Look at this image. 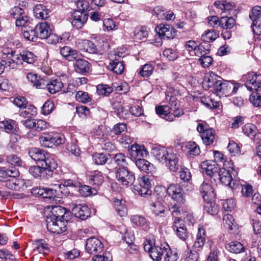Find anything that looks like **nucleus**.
Segmentation results:
<instances>
[{
    "instance_id": "f8f14e48",
    "label": "nucleus",
    "mask_w": 261,
    "mask_h": 261,
    "mask_svg": "<svg viewBox=\"0 0 261 261\" xmlns=\"http://www.w3.org/2000/svg\"><path fill=\"white\" fill-rule=\"evenodd\" d=\"M197 130L201 134V139L205 145H210L213 143L215 136V130L213 129L206 128L203 124L199 123Z\"/></svg>"
},
{
    "instance_id": "79ce46f5",
    "label": "nucleus",
    "mask_w": 261,
    "mask_h": 261,
    "mask_svg": "<svg viewBox=\"0 0 261 261\" xmlns=\"http://www.w3.org/2000/svg\"><path fill=\"white\" fill-rule=\"evenodd\" d=\"M68 34H65V35H63L62 36H60L59 37L56 34H54L51 32L50 34L47 36V37L45 38V39L48 44H56L58 42L65 41L66 40L68 39Z\"/></svg>"
},
{
    "instance_id": "412c9836",
    "label": "nucleus",
    "mask_w": 261,
    "mask_h": 261,
    "mask_svg": "<svg viewBox=\"0 0 261 261\" xmlns=\"http://www.w3.org/2000/svg\"><path fill=\"white\" fill-rule=\"evenodd\" d=\"M221 79V77L213 72L207 73L205 74L202 83L203 87L206 90H208L210 88H213L214 89Z\"/></svg>"
},
{
    "instance_id": "dca6fc26",
    "label": "nucleus",
    "mask_w": 261,
    "mask_h": 261,
    "mask_svg": "<svg viewBox=\"0 0 261 261\" xmlns=\"http://www.w3.org/2000/svg\"><path fill=\"white\" fill-rule=\"evenodd\" d=\"M217 179H219L222 184L229 186L232 189L237 188V187L234 181L232 180L230 171L225 168H221L219 170L217 177H216V180Z\"/></svg>"
},
{
    "instance_id": "bf43d9fd",
    "label": "nucleus",
    "mask_w": 261,
    "mask_h": 261,
    "mask_svg": "<svg viewBox=\"0 0 261 261\" xmlns=\"http://www.w3.org/2000/svg\"><path fill=\"white\" fill-rule=\"evenodd\" d=\"M36 249L40 253H45V250H48V245L43 240H35L33 243Z\"/></svg>"
},
{
    "instance_id": "ddd939ff",
    "label": "nucleus",
    "mask_w": 261,
    "mask_h": 261,
    "mask_svg": "<svg viewBox=\"0 0 261 261\" xmlns=\"http://www.w3.org/2000/svg\"><path fill=\"white\" fill-rule=\"evenodd\" d=\"M29 154L33 160L37 162V164L41 166L45 165L47 160L54 159L44 150L37 148H31L29 151Z\"/></svg>"
},
{
    "instance_id": "a19ab883",
    "label": "nucleus",
    "mask_w": 261,
    "mask_h": 261,
    "mask_svg": "<svg viewBox=\"0 0 261 261\" xmlns=\"http://www.w3.org/2000/svg\"><path fill=\"white\" fill-rule=\"evenodd\" d=\"M164 246L162 245L161 246H153L151 251L150 256L151 258L155 261H160L164 256Z\"/></svg>"
},
{
    "instance_id": "a878e982",
    "label": "nucleus",
    "mask_w": 261,
    "mask_h": 261,
    "mask_svg": "<svg viewBox=\"0 0 261 261\" xmlns=\"http://www.w3.org/2000/svg\"><path fill=\"white\" fill-rule=\"evenodd\" d=\"M135 163L138 169L144 172L153 174L155 172V166L145 159L139 158Z\"/></svg>"
},
{
    "instance_id": "c03bdc74",
    "label": "nucleus",
    "mask_w": 261,
    "mask_h": 261,
    "mask_svg": "<svg viewBox=\"0 0 261 261\" xmlns=\"http://www.w3.org/2000/svg\"><path fill=\"white\" fill-rule=\"evenodd\" d=\"M2 62L4 63L5 68L8 67L10 69H16L17 65L20 64V59L17 55L10 58L2 60Z\"/></svg>"
},
{
    "instance_id": "e2e57ef3",
    "label": "nucleus",
    "mask_w": 261,
    "mask_h": 261,
    "mask_svg": "<svg viewBox=\"0 0 261 261\" xmlns=\"http://www.w3.org/2000/svg\"><path fill=\"white\" fill-rule=\"evenodd\" d=\"M135 38L138 40H142L148 36V31L144 27L136 28L134 31Z\"/></svg>"
},
{
    "instance_id": "de8ad7c7",
    "label": "nucleus",
    "mask_w": 261,
    "mask_h": 261,
    "mask_svg": "<svg viewBox=\"0 0 261 261\" xmlns=\"http://www.w3.org/2000/svg\"><path fill=\"white\" fill-rule=\"evenodd\" d=\"M89 180L91 184L99 186L103 181L102 173L98 171H94L89 176Z\"/></svg>"
},
{
    "instance_id": "e433bc0d",
    "label": "nucleus",
    "mask_w": 261,
    "mask_h": 261,
    "mask_svg": "<svg viewBox=\"0 0 261 261\" xmlns=\"http://www.w3.org/2000/svg\"><path fill=\"white\" fill-rule=\"evenodd\" d=\"M37 114V110L33 105H27L19 111L20 116L24 118H29L35 116Z\"/></svg>"
},
{
    "instance_id": "49530a36",
    "label": "nucleus",
    "mask_w": 261,
    "mask_h": 261,
    "mask_svg": "<svg viewBox=\"0 0 261 261\" xmlns=\"http://www.w3.org/2000/svg\"><path fill=\"white\" fill-rule=\"evenodd\" d=\"M235 23L236 21L232 17H228L224 15L220 19L219 25L223 29H230L232 28Z\"/></svg>"
},
{
    "instance_id": "774afa93",
    "label": "nucleus",
    "mask_w": 261,
    "mask_h": 261,
    "mask_svg": "<svg viewBox=\"0 0 261 261\" xmlns=\"http://www.w3.org/2000/svg\"><path fill=\"white\" fill-rule=\"evenodd\" d=\"M92 260L93 261H112V256L110 252L106 251L102 254L94 255Z\"/></svg>"
},
{
    "instance_id": "4468645a",
    "label": "nucleus",
    "mask_w": 261,
    "mask_h": 261,
    "mask_svg": "<svg viewBox=\"0 0 261 261\" xmlns=\"http://www.w3.org/2000/svg\"><path fill=\"white\" fill-rule=\"evenodd\" d=\"M85 248L88 253H98L102 251L103 245L99 239L93 237L87 239Z\"/></svg>"
},
{
    "instance_id": "c9c22d12",
    "label": "nucleus",
    "mask_w": 261,
    "mask_h": 261,
    "mask_svg": "<svg viewBox=\"0 0 261 261\" xmlns=\"http://www.w3.org/2000/svg\"><path fill=\"white\" fill-rule=\"evenodd\" d=\"M147 151L142 146L134 144L131 146L129 150V153L133 158L143 157L144 154H146Z\"/></svg>"
},
{
    "instance_id": "603ef678",
    "label": "nucleus",
    "mask_w": 261,
    "mask_h": 261,
    "mask_svg": "<svg viewBox=\"0 0 261 261\" xmlns=\"http://www.w3.org/2000/svg\"><path fill=\"white\" fill-rule=\"evenodd\" d=\"M79 182L71 179H67L64 180L63 184L55 185V187H57L61 193L63 192V190L65 187H70L76 189L78 187H79Z\"/></svg>"
},
{
    "instance_id": "5701e85b",
    "label": "nucleus",
    "mask_w": 261,
    "mask_h": 261,
    "mask_svg": "<svg viewBox=\"0 0 261 261\" xmlns=\"http://www.w3.org/2000/svg\"><path fill=\"white\" fill-rule=\"evenodd\" d=\"M200 191L203 198L205 200H210L216 197L213 188L206 180H204L200 187Z\"/></svg>"
},
{
    "instance_id": "8fccbe9b",
    "label": "nucleus",
    "mask_w": 261,
    "mask_h": 261,
    "mask_svg": "<svg viewBox=\"0 0 261 261\" xmlns=\"http://www.w3.org/2000/svg\"><path fill=\"white\" fill-rule=\"evenodd\" d=\"M211 45L207 43L204 44H200L197 46L195 49V54L196 56L201 58L205 55H207L210 53Z\"/></svg>"
},
{
    "instance_id": "1a4fd4ad",
    "label": "nucleus",
    "mask_w": 261,
    "mask_h": 261,
    "mask_svg": "<svg viewBox=\"0 0 261 261\" xmlns=\"http://www.w3.org/2000/svg\"><path fill=\"white\" fill-rule=\"evenodd\" d=\"M201 167L203 173H205L211 179L216 182V177H217L218 172L220 169L218 165L213 161H206L201 163Z\"/></svg>"
},
{
    "instance_id": "9d476101",
    "label": "nucleus",
    "mask_w": 261,
    "mask_h": 261,
    "mask_svg": "<svg viewBox=\"0 0 261 261\" xmlns=\"http://www.w3.org/2000/svg\"><path fill=\"white\" fill-rule=\"evenodd\" d=\"M233 88V83L228 81H223L221 79L215 89L213 93L219 97H226L231 94V89Z\"/></svg>"
},
{
    "instance_id": "aec40b11",
    "label": "nucleus",
    "mask_w": 261,
    "mask_h": 261,
    "mask_svg": "<svg viewBox=\"0 0 261 261\" xmlns=\"http://www.w3.org/2000/svg\"><path fill=\"white\" fill-rule=\"evenodd\" d=\"M81 56V54L79 53L78 57L74 59V67L77 72L84 74L89 72L91 65L87 61L82 59Z\"/></svg>"
},
{
    "instance_id": "20e7f679",
    "label": "nucleus",
    "mask_w": 261,
    "mask_h": 261,
    "mask_svg": "<svg viewBox=\"0 0 261 261\" xmlns=\"http://www.w3.org/2000/svg\"><path fill=\"white\" fill-rule=\"evenodd\" d=\"M116 177L123 186H129L134 184L135 176L134 173L126 167H118L116 171Z\"/></svg>"
},
{
    "instance_id": "cd10ccee",
    "label": "nucleus",
    "mask_w": 261,
    "mask_h": 261,
    "mask_svg": "<svg viewBox=\"0 0 261 261\" xmlns=\"http://www.w3.org/2000/svg\"><path fill=\"white\" fill-rule=\"evenodd\" d=\"M61 55L69 61H73L79 56V53L69 46H64L60 49Z\"/></svg>"
},
{
    "instance_id": "423d86ee",
    "label": "nucleus",
    "mask_w": 261,
    "mask_h": 261,
    "mask_svg": "<svg viewBox=\"0 0 261 261\" xmlns=\"http://www.w3.org/2000/svg\"><path fill=\"white\" fill-rule=\"evenodd\" d=\"M246 88L250 91H257L261 87V74L254 72H249L242 76Z\"/></svg>"
},
{
    "instance_id": "ea45409f",
    "label": "nucleus",
    "mask_w": 261,
    "mask_h": 261,
    "mask_svg": "<svg viewBox=\"0 0 261 261\" xmlns=\"http://www.w3.org/2000/svg\"><path fill=\"white\" fill-rule=\"evenodd\" d=\"M219 37V33L214 29L207 30L201 36L202 40L205 42H212L216 40Z\"/></svg>"
},
{
    "instance_id": "6e6552de",
    "label": "nucleus",
    "mask_w": 261,
    "mask_h": 261,
    "mask_svg": "<svg viewBox=\"0 0 261 261\" xmlns=\"http://www.w3.org/2000/svg\"><path fill=\"white\" fill-rule=\"evenodd\" d=\"M167 192L168 196L177 204H184L186 202L184 192L179 185L170 184L167 188Z\"/></svg>"
},
{
    "instance_id": "2f4dec72",
    "label": "nucleus",
    "mask_w": 261,
    "mask_h": 261,
    "mask_svg": "<svg viewBox=\"0 0 261 261\" xmlns=\"http://www.w3.org/2000/svg\"><path fill=\"white\" fill-rule=\"evenodd\" d=\"M109 69L117 74H121L124 71V65L123 62L119 59H115L110 62Z\"/></svg>"
},
{
    "instance_id": "6e6d98bb",
    "label": "nucleus",
    "mask_w": 261,
    "mask_h": 261,
    "mask_svg": "<svg viewBox=\"0 0 261 261\" xmlns=\"http://www.w3.org/2000/svg\"><path fill=\"white\" fill-rule=\"evenodd\" d=\"M204 211L211 215H216L219 212V207L214 202H207L204 206Z\"/></svg>"
},
{
    "instance_id": "4be33fe9",
    "label": "nucleus",
    "mask_w": 261,
    "mask_h": 261,
    "mask_svg": "<svg viewBox=\"0 0 261 261\" xmlns=\"http://www.w3.org/2000/svg\"><path fill=\"white\" fill-rule=\"evenodd\" d=\"M171 153L165 147L161 146L154 147L151 150V153L163 164H167V159Z\"/></svg>"
},
{
    "instance_id": "f257e3e1",
    "label": "nucleus",
    "mask_w": 261,
    "mask_h": 261,
    "mask_svg": "<svg viewBox=\"0 0 261 261\" xmlns=\"http://www.w3.org/2000/svg\"><path fill=\"white\" fill-rule=\"evenodd\" d=\"M70 218V212L65 208L60 205L51 206L46 220L47 230L54 233H62L66 231V223Z\"/></svg>"
},
{
    "instance_id": "338daca9",
    "label": "nucleus",
    "mask_w": 261,
    "mask_h": 261,
    "mask_svg": "<svg viewBox=\"0 0 261 261\" xmlns=\"http://www.w3.org/2000/svg\"><path fill=\"white\" fill-rule=\"evenodd\" d=\"M93 160L97 165L105 164L108 160L106 154L103 153H95L92 156Z\"/></svg>"
},
{
    "instance_id": "393cba45",
    "label": "nucleus",
    "mask_w": 261,
    "mask_h": 261,
    "mask_svg": "<svg viewBox=\"0 0 261 261\" xmlns=\"http://www.w3.org/2000/svg\"><path fill=\"white\" fill-rule=\"evenodd\" d=\"M77 47L82 51L91 54H97L98 53L96 46L89 40H80L77 44Z\"/></svg>"
},
{
    "instance_id": "f3484780",
    "label": "nucleus",
    "mask_w": 261,
    "mask_h": 261,
    "mask_svg": "<svg viewBox=\"0 0 261 261\" xmlns=\"http://www.w3.org/2000/svg\"><path fill=\"white\" fill-rule=\"evenodd\" d=\"M72 213L75 217L85 220L90 216L91 210L87 205L72 204Z\"/></svg>"
},
{
    "instance_id": "052dcab7",
    "label": "nucleus",
    "mask_w": 261,
    "mask_h": 261,
    "mask_svg": "<svg viewBox=\"0 0 261 261\" xmlns=\"http://www.w3.org/2000/svg\"><path fill=\"white\" fill-rule=\"evenodd\" d=\"M154 67L150 64H145L140 68L139 73L143 77H148L152 74Z\"/></svg>"
},
{
    "instance_id": "c756f323",
    "label": "nucleus",
    "mask_w": 261,
    "mask_h": 261,
    "mask_svg": "<svg viewBox=\"0 0 261 261\" xmlns=\"http://www.w3.org/2000/svg\"><path fill=\"white\" fill-rule=\"evenodd\" d=\"M170 171L176 172L179 168L182 167L176 154L171 153L167 159V164H166Z\"/></svg>"
},
{
    "instance_id": "3c124183",
    "label": "nucleus",
    "mask_w": 261,
    "mask_h": 261,
    "mask_svg": "<svg viewBox=\"0 0 261 261\" xmlns=\"http://www.w3.org/2000/svg\"><path fill=\"white\" fill-rule=\"evenodd\" d=\"M98 95L108 96L113 91V87L108 85L99 84L96 86Z\"/></svg>"
},
{
    "instance_id": "a18cd8bd",
    "label": "nucleus",
    "mask_w": 261,
    "mask_h": 261,
    "mask_svg": "<svg viewBox=\"0 0 261 261\" xmlns=\"http://www.w3.org/2000/svg\"><path fill=\"white\" fill-rule=\"evenodd\" d=\"M112 108L114 114L120 118L124 117V115L127 114V110L124 109L120 101H114L112 103Z\"/></svg>"
},
{
    "instance_id": "a211bd4d",
    "label": "nucleus",
    "mask_w": 261,
    "mask_h": 261,
    "mask_svg": "<svg viewBox=\"0 0 261 261\" xmlns=\"http://www.w3.org/2000/svg\"><path fill=\"white\" fill-rule=\"evenodd\" d=\"M22 122L25 127L34 129L38 132L42 131L48 127L47 123L42 119H28Z\"/></svg>"
},
{
    "instance_id": "c85d7f7f",
    "label": "nucleus",
    "mask_w": 261,
    "mask_h": 261,
    "mask_svg": "<svg viewBox=\"0 0 261 261\" xmlns=\"http://www.w3.org/2000/svg\"><path fill=\"white\" fill-rule=\"evenodd\" d=\"M205 243V230L203 228H199L196 235V239L194 242L193 247L194 249L199 251L202 249Z\"/></svg>"
},
{
    "instance_id": "72a5a7b5",
    "label": "nucleus",
    "mask_w": 261,
    "mask_h": 261,
    "mask_svg": "<svg viewBox=\"0 0 261 261\" xmlns=\"http://www.w3.org/2000/svg\"><path fill=\"white\" fill-rule=\"evenodd\" d=\"M17 55L20 59V64H22L23 62L32 64L36 60V56L31 51H22L19 54Z\"/></svg>"
},
{
    "instance_id": "680f3d73",
    "label": "nucleus",
    "mask_w": 261,
    "mask_h": 261,
    "mask_svg": "<svg viewBox=\"0 0 261 261\" xmlns=\"http://www.w3.org/2000/svg\"><path fill=\"white\" fill-rule=\"evenodd\" d=\"M114 162L119 167H126L127 163L125 155L122 153H117L114 157Z\"/></svg>"
},
{
    "instance_id": "09e8293b",
    "label": "nucleus",
    "mask_w": 261,
    "mask_h": 261,
    "mask_svg": "<svg viewBox=\"0 0 261 261\" xmlns=\"http://www.w3.org/2000/svg\"><path fill=\"white\" fill-rule=\"evenodd\" d=\"M163 257L164 258L165 261H176L178 257L177 253H172L168 244L165 245Z\"/></svg>"
},
{
    "instance_id": "7c9ffc66",
    "label": "nucleus",
    "mask_w": 261,
    "mask_h": 261,
    "mask_svg": "<svg viewBox=\"0 0 261 261\" xmlns=\"http://www.w3.org/2000/svg\"><path fill=\"white\" fill-rule=\"evenodd\" d=\"M114 208L118 215L120 217H124L127 214V209L125 205V201L123 200H119L114 198L113 200Z\"/></svg>"
},
{
    "instance_id": "2eb2a0df",
    "label": "nucleus",
    "mask_w": 261,
    "mask_h": 261,
    "mask_svg": "<svg viewBox=\"0 0 261 261\" xmlns=\"http://www.w3.org/2000/svg\"><path fill=\"white\" fill-rule=\"evenodd\" d=\"M155 31L162 39H172L176 36V30L168 24H161L156 27Z\"/></svg>"
},
{
    "instance_id": "9b49d317",
    "label": "nucleus",
    "mask_w": 261,
    "mask_h": 261,
    "mask_svg": "<svg viewBox=\"0 0 261 261\" xmlns=\"http://www.w3.org/2000/svg\"><path fill=\"white\" fill-rule=\"evenodd\" d=\"M9 171H11L12 173L7 175V178H9L4 181V186L11 190H19L21 188L22 181L16 178L19 174L18 170L14 168L9 169Z\"/></svg>"
},
{
    "instance_id": "bb28decb",
    "label": "nucleus",
    "mask_w": 261,
    "mask_h": 261,
    "mask_svg": "<svg viewBox=\"0 0 261 261\" xmlns=\"http://www.w3.org/2000/svg\"><path fill=\"white\" fill-rule=\"evenodd\" d=\"M152 213L158 220L167 216V212L164 205L159 201L153 203L151 207Z\"/></svg>"
},
{
    "instance_id": "b1692460",
    "label": "nucleus",
    "mask_w": 261,
    "mask_h": 261,
    "mask_svg": "<svg viewBox=\"0 0 261 261\" xmlns=\"http://www.w3.org/2000/svg\"><path fill=\"white\" fill-rule=\"evenodd\" d=\"M37 38L45 39L52 31V29L49 23L47 22L40 23L35 27Z\"/></svg>"
},
{
    "instance_id": "37998d69",
    "label": "nucleus",
    "mask_w": 261,
    "mask_h": 261,
    "mask_svg": "<svg viewBox=\"0 0 261 261\" xmlns=\"http://www.w3.org/2000/svg\"><path fill=\"white\" fill-rule=\"evenodd\" d=\"M225 247L229 252L236 254L241 253L244 250L243 245L237 241L230 242L226 245Z\"/></svg>"
},
{
    "instance_id": "0e129e2a",
    "label": "nucleus",
    "mask_w": 261,
    "mask_h": 261,
    "mask_svg": "<svg viewBox=\"0 0 261 261\" xmlns=\"http://www.w3.org/2000/svg\"><path fill=\"white\" fill-rule=\"evenodd\" d=\"M7 161L8 163L16 167H21L23 164V161L21 159L15 154H11L7 156Z\"/></svg>"
},
{
    "instance_id": "f704fd0d",
    "label": "nucleus",
    "mask_w": 261,
    "mask_h": 261,
    "mask_svg": "<svg viewBox=\"0 0 261 261\" xmlns=\"http://www.w3.org/2000/svg\"><path fill=\"white\" fill-rule=\"evenodd\" d=\"M131 221L135 226L142 227L144 229L149 228L148 221L145 218L140 215H136L132 216Z\"/></svg>"
},
{
    "instance_id": "4d7b16f0",
    "label": "nucleus",
    "mask_w": 261,
    "mask_h": 261,
    "mask_svg": "<svg viewBox=\"0 0 261 261\" xmlns=\"http://www.w3.org/2000/svg\"><path fill=\"white\" fill-rule=\"evenodd\" d=\"M242 131L245 135L252 138L257 133V129L254 124L247 123L242 127Z\"/></svg>"
},
{
    "instance_id": "473e14b6",
    "label": "nucleus",
    "mask_w": 261,
    "mask_h": 261,
    "mask_svg": "<svg viewBox=\"0 0 261 261\" xmlns=\"http://www.w3.org/2000/svg\"><path fill=\"white\" fill-rule=\"evenodd\" d=\"M49 10L42 4L36 5L34 9V13L38 18L45 19L48 17Z\"/></svg>"
},
{
    "instance_id": "0eeeda50",
    "label": "nucleus",
    "mask_w": 261,
    "mask_h": 261,
    "mask_svg": "<svg viewBox=\"0 0 261 261\" xmlns=\"http://www.w3.org/2000/svg\"><path fill=\"white\" fill-rule=\"evenodd\" d=\"M139 184L134 185V192L136 194L141 196H145L150 195L151 191L150 190L151 187V180L145 176H143L138 179Z\"/></svg>"
},
{
    "instance_id": "6ab92c4d",
    "label": "nucleus",
    "mask_w": 261,
    "mask_h": 261,
    "mask_svg": "<svg viewBox=\"0 0 261 261\" xmlns=\"http://www.w3.org/2000/svg\"><path fill=\"white\" fill-rule=\"evenodd\" d=\"M87 12H83L74 10L72 14V25L76 29H80L85 23L88 19Z\"/></svg>"
},
{
    "instance_id": "7ed1b4c3",
    "label": "nucleus",
    "mask_w": 261,
    "mask_h": 261,
    "mask_svg": "<svg viewBox=\"0 0 261 261\" xmlns=\"http://www.w3.org/2000/svg\"><path fill=\"white\" fill-rule=\"evenodd\" d=\"M31 166L29 168V173L35 178L39 179H48L53 174V171L56 169L58 165L54 159L46 161L45 165Z\"/></svg>"
},
{
    "instance_id": "58836bf2",
    "label": "nucleus",
    "mask_w": 261,
    "mask_h": 261,
    "mask_svg": "<svg viewBox=\"0 0 261 261\" xmlns=\"http://www.w3.org/2000/svg\"><path fill=\"white\" fill-rule=\"evenodd\" d=\"M22 33L24 38L30 41H36L37 39V35L35 29L24 27L22 29Z\"/></svg>"
},
{
    "instance_id": "13d9d810",
    "label": "nucleus",
    "mask_w": 261,
    "mask_h": 261,
    "mask_svg": "<svg viewBox=\"0 0 261 261\" xmlns=\"http://www.w3.org/2000/svg\"><path fill=\"white\" fill-rule=\"evenodd\" d=\"M75 97L78 101L84 103L89 102L92 100V96L90 95L87 92L83 91H77Z\"/></svg>"
},
{
    "instance_id": "5fc2aeb1",
    "label": "nucleus",
    "mask_w": 261,
    "mask_h": 261,
    "mask_svg": "<svg viewBox=\"0 0 261 261\" xmlns=\"http://www.w3.org/2000/svg\"><path fill=\"white\" fill-rule=\"evenodd\" d=\"M249 18L252 22L261 20V7L255 6L252 9L250 14Z\"/></svg>"
},
{
    "instance_id": "39448f33",
    "label": "nucleus",
    "mask_w": 261,
    "mask_h": 261,
    "mask_svg": "<svg viewBox=\"0 0 261 261\" xmlns=\"http://www.w3.org/2000/svg\"><path fill=\"white\" fill-rule=\"evenodd\" d=\"M64 140V137L59 134H43L39 137L41 145L48 148L62 144Z\"/></svg>"
},
{
    "instance_id": "864d4df0",
    "label": "nucleus",
    "mask_w": 261,
    "mask_h": 261,
    "mask_svg": "<svg viewBox=\"0 0 261 261\" xmlns=\"http://www.w3.org/2000/svg\"><path fill=\"white\" fill-rule=\"evenodd\" d=\"M76 189H79V192L80 195L83 197H88L91 195L95 194L96 190L92 189L89 186L82 185L80 183V186Z\"/></svg>"
},
{
    "instance_id": "4c0bfd02",
    "label": "nucleus",
    "mask_w": 261,
    "mask_h": 261,
    "mask_svg": "<svg viewBox=\"0 0 261 261\" xmlns=\"http://www.w3.org/2000/svg\"><path fill=\"white\" fill-rule=\"evenodd\" d=\"M63 84L60 79H55L49 82L47 90L50 94H55L61 90Z\"/></svg>"
},
{
    "instance_id": "69168bd1",
    "label": "nucleus",
    "mask_w": 261,
    "mask_h": 261,
    "mask_svg": "<svg viewBox=\"0 0 261 261\" xmlns=\"http://www.w3.org/2000/svg\"><path fill=\"white\" fill-rule=\"evenodd\" d=\"M8 149L12 152H15L19 148L18 140L15 135H11L10 142L7 146Z\"/></svg>"
},
{
    "instance_id": "f03ea898",
    "label": "nucleus",
    "mask_w": 261,
    "mask_h": 261,
    "mask_svg": "<svg viewBox=\"0 0 261 261\" xmlns=\"http://www.w3.org/2000/svg\"><path fill=\"white\" fill-rule=\"evenodd\" d=\"M155 112L161 117L169 122L173 121L175 117H180L184 114L182 109L177 106L176 98L173 96L169 97L168 105L156 107Z\"/></svg>"
}]
</instances>
